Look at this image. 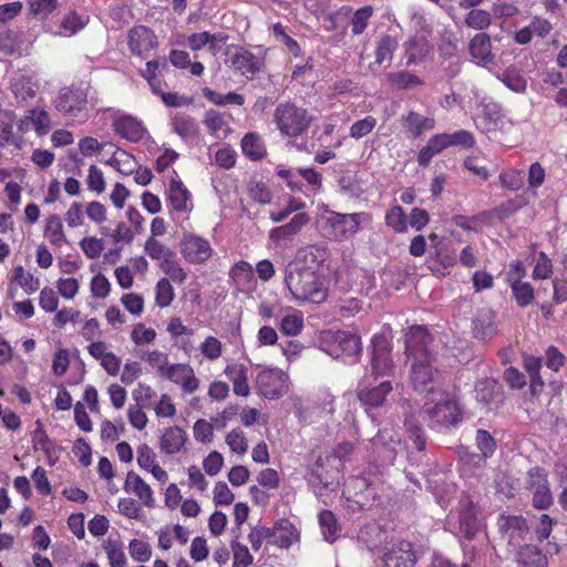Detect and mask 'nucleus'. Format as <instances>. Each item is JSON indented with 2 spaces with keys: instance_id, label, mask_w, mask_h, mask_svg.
I'll use <instances>...</instances> for the list:
<instances>
[{
  "instance_id": "nucleus-25",
  "label": "nucleus",
  "mask_w": 567,
  "mask_h": 567,
  "mask_svg": "<svg viewBox=\"0 0 567 567\" xmlns=\"http://www.w3.org/2000/svg\"><path fill=\"white\" fill-rule=\"evenodd\" d=\"M401 123L411 138L420 137L425 131H431L435 126V120L421 115L415 111H410L401 117Z\"/></svg>"
},
{
  "instance_id": "nucleus-55",
  "label": "nucleus",
  "mask_w": 567,
  "mask_h": 567,
  "mask_svg": "<svg viewBox=\"0 0 567 567\" xmlns=\"http://www.w3.org/2000/svg\"><path fill=\"white\" fill-rule=\"evenodd\" d=\"M373 13L371 6H365L358 9L351 19V31L353 34H361L368 24L369 19Z\"/></svg>"
},
{
  "instance_id": "nucleus-63",
  "label": "nucleus",
  "mask_w": 567,
  "mask_h": 567,
  "mask_svg": "<svg viewBox=\"0 0 567 567\" xmlns=\"http://www.w3.org/2000/svg\"><path fill=\"white\" fill-rule=\"evenodd\" d=\"M447 145L450 146H463V147H472L475 144V138L470 131L460 130L453 134H447Z\"/></svg>"
},
{
  "instance_id": "nucleus-42",
  "label": "nucleus",
  "mask_w": 567,
  "mask_h": 567,
  "mask_svg": "<svg viewBox=\"0 0 567 567\" xmlns=\"http://www.w3.org/2000/svg\"><path fill=\"white\" fill-rule=\"evenodd\" d=\"M499 79L513 92L524 93L527 89V80L516 66L507 68Z\"/></svg>"
},
{
  "instance_id": "nucleus-57",
  "label": "nucleus",
  "mask_w": 567,
  "mask_h": 567,
  "mask_svg": "<svg viewBox=\"0 0 567 567\" xmlns=\"http://www.w3.org/2000/svg\"><path fill=\"white\" fill-rule=\"evenodd\" d=\"M230 547L234 554L233 567H248L252 563V556L250 555L247 546L241 545L237 539L231 540Z\"/></svg>"
},
{
  "instance_id": "nucleus-13",
  "label": "nucleus",
  "mask_w": 567,
  "mask_h": 567,
  "mask_svg": "<svg viewBox=\"0 0 567 567\" xmlns=\"http://www.w3.org/2000/svg\"><path fill=\"white\" fill-rule=\"evenodd\" d=\"M416 554L408 540H398L383 555L384 567H414Z\"/></svg>"
},
{
  "instance_id": "nucleus-52",
  "label": "nucleus",
  "mask_w": 567,
  "mask_h": 567,
  "mask_svg": "<svg viewBox=\"0 0 567 567\" xmlns=\"http://www.w3.org/2000/svg\"><path fill=\"white\" fill-rule=\"evenodd\" d=\"M174 296V289L168 279L162 278L158 280L155 296L156 305L161 308L168 307L172 303Z\"/></svg>"
},
{
  "instance_id": "nucleus-4",
  "label": "nucleus",
  "mask_w": 567,
  "mask_h": 567,
  "mask_svg": "<svg viewBox=\"0 0 567 567\" xmlns=\"http://www.w3.org/2000/svg\"><path fill=\"white\" fill-rule=\"evenodd\" d=\"M457 526L452 532L460 539L473 542L482 532V522L477 517V507L470 495L462 494L456 507Z\"/></svg>"
},
{
  "instance_id": "nucleus-33",
  "label": "nucleus",
  "mask_w": 567,
  "mask_h": 567,
  "mask_svg": "<svg viewBox=\"0 0 567 567\" xmlns=\"http://www.w3.org/2000/svg\"><path fill=\"white\" fill-rule=\"evenodd\" d=\"M174 132L182 138H196L199 135L198 125L194 117L185 113H177L172 117Z\"/></svg>"
},
{
  "instance_id": "nucleus-58",
  "label": "nucleus",
  "mask_w": 567,
  "mask_h": 567,
  "mask_svg": "<svg viewBox=\"0 0 567 567\" xmlns=\"http://www.w3.org/2000/svg\"><path fill=\"white\" fill-rule=\"evenodd\" d=\"M377 125L375 117L368 115L362 120L354 122L350 127V136L359 140L367 136Z\"/></svg>"
},
{
  "instance_id": "nucleus-45",
  "label": "nucleus",
  "mask_w": 567,
  "mask_h": 567,
  "mask_svg": "<svg viewBox=\"0 0 567 567\" xmlns=\"http://www.w3.org/2000/svg\"><path fill=\"white\" fill-rule=\"evenodd\" d=\"M511 287L515 301L520 308H525L534 301V289L528 282L515 280Z\"/></svg>"
},
{
  "instance_id": "nucleus-36",
  "label": "nucleus",
  "mask_w": 567,
  "mask_h": 567,
  "mask_svg": "<svg viewBox=\"0 0 567 567\" xmlns=\"http://www.w3.org/2000/svg\"><path fill=\"white\" fill-rule=\"evenodd\" d=\"M406 65L411 66L424 59L431 50L429 42L423 38H414L404 43Z\"/></svg>"
},
{
  "instance_id": "nucleus-38",
  "label": "nucleus",
  "mask_w": 567,
  "mask_h": 567,
  "mask_svg": "<svg viewBox=\"0 0 567 567\" xmlns=\"http://www.w3.org/2000/svg\"><path fill=\"white\" fill-rule=\"evenodd\" d=\"M320 529L326 542L334 543L341 533L337 518L331 511L323 509L318 515Z\"/></svg>"
},
{
  "instance_id": "nucleus-3",
  "label": "nucleus",
  "mask_w": 567,
  "mask_h": 567,
  "mask_svg": "<svg viewBox=\"0 0 567 567\" xmlns=\"http://www.w3.org/2000/svg\"><path fill=\"white\" fill-rule=\"evenodd\" d=\"M437 402L427 401L423 405V413L429 417V425L442 430L457 424L461 421V411L457 402L445 392H441Z\"/></svg>"
},
{
  "instance_id": "nucleus-14",
  "label": "nucleus",
  "mask_w": 567,
  "mask_h": 567,
  "mask_svg": "<svg viewBox=\"0 0 567 567\" xmlns=\"http://www.w3.org/2000/svg\"><path fill=\"white\" fill-rule=\"evenodd\" d=\"M162 377L181 384L187 393H193L198 388V380L194 375L193 369L187 364L161 365L158 369Z\"/></svg>"
},
{
  "instance_id": "nucleus-9",
  "label": "nucleus",
  "mask_w": 567,
  "mask_h": 567,
  "mask_svg": "<svg viewBox=\"0 0 567 567\" xmlns=\"http://www.w3.org/2000/svg\"><path fill=\"white\" fill-rule=\"evenodd\" d=\"M525 485L533 495L532 502L535 508L546 509L553 504L547 474L544 470L539 467L530 468Z\"/></svg>"
},
{
  "instance_id": "nucleus-64",
  "label": "nucleus",
  "mask_w": 567,
  "mask_h": 567,
  "mask_svg": "<svg viewBox=\"0 0 567 567\" xmlns=\"http://www.w3.org/2000/svg\"><path fill=\"white\" fill-rule=\"evenodd\" d=\"M224 464V458L221 454L217 451L210 452L203 462V467L205 472L210 475L215 476L217 475Z\"/></svg>"
},
{
  "instance_id": "nucleus-59",
  "label": "nucleus",
  "mask_w": 567,
  "mask_h": 567,
  "mask_svg": "<svg viewBox=\"0 0 567 567\" xmlns=\"http://www.w3.org/2000/svg\"><path fill=\"white\" fill-rule=\"evenodd\" d=\"M385 223L395 231H404L406 229V216L400 206H394L388 210L385 215Z\"/></svg>"
},
{
  "instance_id": "nucleus-37",
  "label": "nucleus",
  "mask_w": 567,
  "mask_h": 567,
  "mask_svg": "<svg viewBox=\"0 0 567 567\" xmlns=\"http://www.w3.org/2000/svg\"><path fill=\"white\" fill-rule=\"evenodd\" d=\"M386 80L395 90H413L424 84L421 78L408 71L390 72L386 74Z\"/></svg>"
},
{
  "instance_id": "nucleus-31",
  "label": "nucleus",
  "mask_w": 567,
  "mask_h": 567,
  "mask_svg": "<svg viewBox=\"0 0 567 567\" xmlns=\"http://www.w3.org/2000/svg\"><path fill=\"white\" fill-rule=\"evenodd\" d=\"M190 194L181 181L172 179L168 189V199L178 213H184L189 209Z\"/></svg>"
},
{
  "instance_id": "nucleus-16",
  "label": "nucleus",
  "mask_w": 567,
  "mask_h": 567,
  "mask_svg": "<svg viewBox=\"0 0 567 567\" xmlns=\"http://www.w3.org/2000/svg\"><path fill=\"white\" fill-rule=\"evenodd\" d=\"M310 217L306 213L295 215L291 220L285 225L272 228L269 231V240L276 246H282L292 238L306 226Z\"/></svg>"
},
{
  "instance_id": "nucleus-47",
  "label": "nucleus",
  "mask_w": 567,
  "mask_h": 567,
  "mask_svg": "<svg viewBox=\"0 0 567 567\" xmlns=\"http://www.w3.org/2000/svg\"><path fill=\"white\" fill-rule=\"evenodd\" d=\"M404 426L409 439L413 441L417 451H424L426 446V436L422 426L413 419L406 417Z\"/></svg>"
},
{
  "instance_id": "nucleus-19",
  "label": "nucleus",
  "mask_w": 567,
  "mask_h": 567,
  "mask_svg": "<svg viewBox=\"0 0 567 567\" xmlns=\"http://www.w3.org/2000/svg\"><path fill=\"white\" fill-rule=\"evenodd\" d=\"M327 250L317 245H309L298 250L296 258L287 266H295L303 270L317 271V268L326 260Z\"/></svg>"
},
{
  "instance_id": "nucleus-12",
  "label": "nucleus",
  "mask_w": 567,
  "mask_h": 567,
  "mask_svg": "<svg viewBox=\"0 0 567 567\" xmlns=\"http://www.w3.org/2000/svg\"><path fill=\"white\" fill-rule=\"evenodd\" d=\"M181 252L188 262L203 264L210 258L213 249L206 239L185 234L181 241Z\"/></svg>"
},
{
  "instance_id": "nucleus-2",
  "label": "nucleus",
  "mask_w": 567,
  "mask_h": 567,
  "mask_svg": "<svg viewBox=\"0 0 567 567\" xmlns=\"http://www.w3.org/2000/svg\"><path fill=\"white\" fill-rule=\"evenodd\" d=\"M311 116L303 107L295 103H280L274 114V121L281 134L290 137L300 136L305 133L311 123Z\"/></svg>"
},
{
  "instance_id": "nucleus-56",
  "label": "nucleus",
  "mask_w": 567,
  "mask_h": 567,
  "mask_svg": "<svg viewBox=\"0 0 567 567\" xmlns=\"http://www.w3.org/2000/svg\"><path fill=\"white\" fill-rule=\"evenodd\" d=\"M128 551L131 557L138 563L148 561L152 556L150 544L140 539H132L130 542Z\"/></svg>"
},
{
  "instance_id": "nucleus-6",
  "label": "nucleus",
  "mask_w": 567,
  "mask_h": 567,
  "mask_svg": "<svg viewBox=\"0 0 567 567\" xmlns=\"http://www.w3.org/2000/svg\"><path fill=\"white\" fill-rule=\"evenodd\" d=\"M327 352L334 358L349 359L355 363L362 352L361 338L349 331L330 332L327 336Z\"/></svg>"
},
{
  "instance_id": "nucleus-27",
  "label": "nucleus",
  "mask_w": 567,
  "mask_h": 567,
  "mask_svg": "<svg viewBox=\"0 0 567 567\" xmlns=\"http://www.w3.org/2000/svg\"><path fill=\"white\" fill-rule=\"evenodd\" d=\"M269 529L271 545L279 548H289L298 537L296 528L287 519L277 522L272 527H269Z\"/></svg>"
},
{
  "instance_id": "nucleus-26",
  "label": "nucleus",
  "mask_w": 567,
  "mask_h": 567,
  "mask_svg": "<svg viewBox=\"0 0 567 567\" xmlns=\"http://www.w3.org/2000/svg\"><path fill=\"white\" fill-rule=\"evenodd\" d=\"M468 51L478 64L486 65L493 62L492 42L487 33L481 32L475 34L468 43Z\"/></svg>"
},
{
  "instance_id": "nucleus-46",
  "label": "nucleus",
  "mask_w": 567,
  "mask_h": 567,
  "mask_svg": "<svg viewBox=\"0 0 567 567\" xmlns=\"http://www.w3.org/2000/svg\"><path fill=\"white\" fill-rule=\"evenodd\" d=\"M45 237L49 238L50 243L56 246H61L64 243L65 235L63 233L62 223L58 215H51L47 219V225L44 229Z\"/></svg>"
},
{
  "instance_id": "nucleus-34",
  "label": "nucleus",
  "mask_w": 567,
  "mask_h": 567,
  "mask_svg": "<svg viewBox=\"0 0 567 567\" xmlns=\"http://www.w3.org/2000/svg\"><path fill=\"white\" fill-rule=\"evenodd\" d=\"M399 47V37L395 34H383L375 44V64L391 62L394 51Z\"/></svg>"
},
{
  "instance_id": "nucleus-10",
  "label": "nucleus",
  "mask_w": 567,
  "mask_h": 567,
  "mask_svg": "<svg viewBox=\"0 0 567 567\" xmlns=\"http://www.w3.org/2000/svg\"><path fill=\"white\" fill-rule=\"evenodd\" d=\"M86 91L75 85L61 89L54 101L55 109L62 115L71 118L78 116L86 107Z\"/></svg>"
},
{
  "instance_id": "nucleus-54",
  "label": "nucleus",
  "mask_w": 567,
  "mask_h": 567,
  "mask_svg": "<svg viewBox=\"0 0 567 567\" xmlns=\"http://www.w3.org/2000/svg\"><path fill=\"white\" fill-rule=\"evenodd\" d=\"M144 249L152 259L158 260L159 262H162L165 258L171 257L174 252L153 237H150L146 240Z\"/></svg>"
},
{
  "instance_id": "nucleus-24",
  "label": "nucleus",
  "mask_w": 567,
  "mask_h": 567,
  "mask_svg": "<svg viewBox=\"0 0 567 567\" xmlns=\"http://www.w3.org/2000/svg\"><path fill=\"white\" fill-rule=\"evenodd\" d=\"M128 45L133 53L142 56L156 45V37L148 28L138 25L130 31Z\"/></svg>"
},
{
  "instance_id": "nucleus-40",
  "label": "nucleus",
  "mask_w": 567,
  "mask_h": 567,
  "mask_svg": "<svg viewBox=\"0 0 567 567\" xmlns=\"http://www.w3.org/2000/svg\"><path fill=\"white\" fill-rule=\"evenodd\" d=\"M243 153L251 161H260L266 156V148L256 133H247L241 140Z\"/></svg>"
},
{
  "instance_id": "nucleus-18",
  "label": "nucleus",
  "mask_w": 567,
  "mask_h": 567,
  "mask_svg": "<svg viewBox=\"0 0 567 567\" xmlns=\"http://www.w3.org/2000/svg\"><path fill=\"white\" fill-rule=\"evenodd\" d=\"M431 341L432 338L424 327L413 326L405 338V352L415 359H427V344Z\"/></svg>"
},
{
  "instance_id": "nucleus-44",
  "label": "nucleus",
  "mask_w": 567,
  "mask_h": 567,
  "mask_svg": "<svg viewBox=\"0 0 567 567\" xmlns=\"http://www.w3.org/2000/svg\"><path fill=\"white\" fill-rule=\"evenodd\" d=\"M111 567H126V556L122 545L116 540L107 539L103 544Z\"/></svg>"
},
{
  "instance_id": "nucleus-60",
  "label": "nucleus",
  "mask_w": 567,
  "mask_h": 567,
  "mask_svg": "<svg viewBox=\"0 0 567 567\" xmlns=\"http://www.w3.org/2000/svg\"><path fill=\"white\" fill-rule=\"evenodd\" d=\"M475 441L477 449L484 457H488L495 452L496 442L487 431L477 430Z\"/></svg>"
},
{
  "instance_id": "nucleus-1",
  "label": "nucleus",
  "mask_w": 567,
  "mask_h": 567,
  "mask_svg": "<svg viewBox=\"0 0 567 567\" xmlns=\"http://www.w3.org/2000/svg\"><path fill=\"white\" fill-rule=\"evenodd\" d=\"M285 285L292 297L301 301L320 305L328 298V287L324 278L317 271L287 266L285 269Z\"/></svg>"
},
{
  "instance_id": "nucleus-8",
  "label": "nucleus",
  "mask_w": 567,
  "mask_h": 567,
  "mask_svg": "<svg viewBox=\"0 0 567 567\" xmlns=\"http://www.w3.org/2000/svg\"><path fill=\"white\" fill-rule=\"evenodd\" d=\"M371 371L375 378L391 375L394 371L391 346L383 334H375L371 340Z\"/></svg>"
},
{
  "instance_id": "nucleus-22",
  "label": "nucleus",
  "mask_w": 567,
  "mask_h": 567,
  "mask_svg": "<svg viewBox=\"0 0 567 567\" xmlns=\"http://www.w3.org/2000/svg\"><path fill=\"white\" fill-rule=\"evenodd\" d=\"M230 65L241 75L251 79L261 71L264 61L247 50H240L230 58Z\"/></svg>"
},
{
  "instance_id": "nucleus-30",
  "label": "nucleus",
  "mask_w": 567,
  "mask_h": 567,
  "mask_svg": "<svg viewBox=\"0 0 567 567\" xmlns=\"http://www.w3.org/2000/svg\"><path fill=\"white\" fill-rule=\"evenodd\" d=\"M516 560L518 567H548L546 555L535 545L520 546Z\"/></svg>"
},
{
  "instance_id": "nucleus-29",
  "label": "nucleus",
  "mask_w": 567,
  "mask_h": 567,
  "mask_svg": "<svg viewBox=\"0 0 567 567\" xmlns=\"http://www.w3.org/2000/svg\"><path fill=\"white\" fill-rule=\"evenodd\" d=\"M124 489L127 493H134L146 507L154 505L153 492L148 484H146L140 475L131 471L126 475Z\"/></svg>"
},
{
  "instance_id": "nucleus-20",
  "label": "nucleus",
  "mask_w": 567,
  "mask_h": 567,
  "mask_svg": "<svg viewBox=\"0 0 567 567\" xmlns=\"http://www.w3.org/2000/svg\"><path fill=\"white\" fill-rule=\"evenodd\" d=\"M331 462V456L319 455L315 463L309 467L307 481L311 485H323L329 487L333 484L339 473L338 468H326Z\"/></svg>"
},
{
  "instance_id": "nucleus-32",
  "label": "nucleus",
  "mask_w": 567,
  "mask_h": 567,
  "mask_svg": "<svg viewBox=\"0 0 567 567\" xmlns=\"http://www.w3.org/2000/svg\"><path fill=\"white\" fill-rule=\"evenodd\" d=\"M185 441L186 433L178 426H171L161 437V449L166 454H175L182 450Z\"/></svg>"
},
{
  "instance_id": "nucleus-21",
  "label": "nucleus",
  "mask_w": 567,
  "mask_h": 567,
  "mask_svg": "<svg viewBox=\"0 0 567 567\" xmlns=\"http://www.w3.org/2000/svg\"><path fill=\"white\" fill-rule=\"evenodd\" d=\"M495 312L489 308L478 309L472 322L474 337L481 341L491 340L497 333Z\"/></svg>"
},
{
  "instance_id": "nucleus-61",
  "label": "nucleus",
  "mask_w": 567,
  "mask_h": 567,
  "mask_svg": "<svg viewBox=\"0 0 567 567\" xmlns=\"http://www.w3.org/2000/svg\"><path fill=\"white\" fill-rule=\"evenodd\" d=\"M132 396L136 402L135 405L150 408L156 393L150 385L138 383L137 388L133 390Z\"/></svg>"
},
{
  "instance_id": "nucleus-23",
  "label": "nucleus",
  "mask_w": 567,
  "mask_h": 567,
  "mask_svg": "<svg viewBox=\"0 0 567 567\" xmlns=\"http://www.w3.org/2000/svg\"><path fill=\"white\" fill-rule=\"evenodd\" d=\"M498 525L504 537L513 545L524 540L529 532L527 523L522 516H502Z\"/></svg>"
},
{
  "instance_id": "nucleus-15",
  "label": "nucleus",
  "mask_w": 567,
  "mask_h": 567,
  "mask_svg": "<svg viewBox=\"0 0 567 567\" xmlns=\"http://www.w3.org/2000/svg\"><path fill=\"white\" fill-rule=\"evenodd\" d=\"M475 398L488 411L495 410L504 401L502 385L491 378L480 380L475 385Z\"/></svg>"
},
{
  "instance_id": "nucleus-39",
  "label": "nucleus",
  "mask_w": 567,
  "mask_h": 567,
  "mask_svg": "<svg viewBox=\"0 0 567 567\" xmlns=\"http://www.w3.org/2000/svg\"><path fill=\"white\" fill-rule=\"evenodd\" d=\"M432 241V249L435 261L439 262L444 269H447L450 267H453L456 264V254L455 250L450 247L447 243H444L442 240L436 241L437 236L432 235L430 237Z\"/></svg>"
},
{
  "instance_id": "nucleus-53",
  "label": "nucleus",
  "mask_w": 567,
  "mask_h": 567,
  "mask_svg": "<svg viewBox=\"0 0 567 567\" xmlns=\"http://www.w3.org/2000/svg\"><path fill=\"white\" fill-rule=\"evenodd\" d=\"M303 328V318L299 313L286 315L280 322V331L286 336H297Z\"/></svg>"
},
{
  "instance_id": "nucleus-5",
  "label": "nucleus",
  "mask_w": 567,
  "mask_h": 567,
  "mask_svg": "<svg viewBox=\"0 0 567 567\" xmlns=\"http://www.w3.org/2000/svg\"><path fill=\"white\" fill-rule=\"evenodd\" d=\"M370 216L365 213L339 214L330 212L323 218V229L326 236L336 240H342L353 236L359 230L362 221H370Z\"/></svg>"
},
{
  "instance_id": "nucleus-50",
  "label": "nucleus",
  "mask_w": 567,
  "mask_h": 567,
  "mask_svg": "<svg viewBox=\"0 0 567 567\" xmlns=\"http://www.w3.org/2000/svg\"><path fill=\"white\" fill-rule=\"evenodd\" d=\"M159 267L173 281L182 284L187 277L184 269L179 266L175 252L159 262Z\"/></svg>"
},
{
  "instance_id": "nucleus-48",
  "label": "nucleus",
  "mask_w": 567,
  "mask_h": 567,
  "mask_svg": "<svg viewBox=\"0 0 567 567\" xmlns=\"http://www.w3.org/2000/svg\"><path fill=\"white\" fill-rule=\"evenodd\" d=\"M492 23V16L488 11L473 9L465 17V24L474 30H485Z\"/></svg>"
},
{
  "instance_id": "nucleus-35",
  "label": "nucleus",
  "mask_w": 567,
  "mask_h": 567,
  "mask_svg": "<svg viewBox=\"0 0 567 567\" xmlns=\"http://www.w3.org/2000/svg\"><path fill=\"white\" fill-rule=\"evenodd\" d=\"M247 368L243 364L229 365L225 369L226 375L230 379L234 386V392L240 396L249 394Z\"/></svg>"
},
{
  "instance_id": "nucleus-17",
  "label": "nucleus",
  "mask_w": 567,
  "mask_h": 567,
  "mask_svg": "<svg viewBox=\"0 0 567 567\" xmlns=\"http://www.w3.org/2000/svg\"><path fill=\"white\" fill-rule=\"evenodd\" d=\"M393 386L390 381H382L377 385L361 386L357 391V396L367 410L380 408L384 404L386 396L392 392Z\"/></svg>"
},
{
  "instance_id": "nucleus-51",
  "label": "nucleus",
  "mask_w": 567,
  "mask_h": 567,
  "mask_svg": "<svg viewBox=\"0 0 567 567\" xmlns=\"http://www.w3.org/2000/svg\"><path fill=\"white\" fill-rule=\"evenodd\" d=\"M503 187L509 190H518L524 186L525 173L518 169H509L499 175Z\"/></svg>"
},
{
  "instance_id": "nucleus-62",
  "label": "nucleus",
  "mask_w": 567,
  "mask_h": 567,
  "mask_svg": "<svg viewBox=\"0 0 567 567\" xmlns=\"http://www.w3.org/2000/svg\"><path fill=\"white\" fill-rule=\"evenodd\" d=\"M226 443L234 453L245 454L248 449L245 434L240 430H233L226 436Z\"/></svg>"
},
{
  "instance_id": "nucleus-41",
  "label": "nucleus",
  "mask_w": 567,
  "mask_h": 567,
  "mask_svg": "<svg viewBox=\"0 0 567 567\" xmlns=\"http://www.w3.org/2000/svg\"><path fill=\"white\" fill-rule=\"evenodd\" d=\"M35 424L37 427L32 433L33 447L42 450L48 458L51 460L56 452L55 443L48 436L40 420Z\"/></svg>"
},
{
  "instance_id": "nucleus-43",
  "label": "nucleus",
  "mask_w": 567,
  "mask_h": 567,
  "mask_svg": "<svg viewBox=\"0 0 567 567\" xmlns=\"http://www.w3.org/2000/svg\"><path fill=\"white\" fill-rule=\"evenodd\" d=\"M203 95L213 104L224 106L227 104L243 105L245 99L241 94L229 92L227 94L218 93L212 89H203Z\"/></svg>"
},
{
  "instance_id": "nucleus-49",
  "label": "nucleus",
  "mask_w": 567,
  "mask_h": 567,
  "mask_svg": "<svg viewBox=\"0 0 567 567\" xmlns=\"http://www.w3.org/2000/svg\"><path fill=\"white\" fill-rule=\"evenodd\" d=\"M226 37H221L220 34H212L207 31L200 33H194L188 37L187 44L194 50L198 51L204 48L206 44H210V49H215L214 43L216 41H225Z\"/></svg>"
},
{
  "instance_id": "nucleus-7",
  "label": "nucleus",
  "mask_w": 567,
  "mask_h": 567,
  "mask_svg": "<svg viewBox=\"0 0 567 567\" xmlns=\"http://www.w3.org/2000/svg\"><path fill=\"white\" fill-rule=\"evenodd\" d=\"M256 385L262 396L276 400L288 392V375L277 368L264 369L257 374Z\"/></svg>"
},
{
  "instance_id": "nucleus-28",
  "label": "nucleus",
  "mask_w": 567,
  "mask_h": 567,
  "mask_svg": "<svg viewBox=\"0 0 567 567\" xmlns=\"http://www.w3.org/2000/svg\"><path fill=\"white\" fill-rule=\"evenodd\" d=\"M113 126L116 134L131 142L141 141L145 134L143 124L130 115L117 118Z\"/></svg>"
},
{
  "instance_id": "nucleus-11",
  "label": "nucleus",
  "mask_w": 567,
  "mask_h": 567,
  "mask_svg": "<svg viewBox=\"0 0 567 567\" xmlns=\"http://www.w3.org/2000/svg\"><path fill=\"white\" fill-rule=\"evenodd\" d=\"M410 378L413 388L419 392L434 393L439 390L440 374L437 370L432 368L430 357L427 359L419 358L412 364Z\"/></svg>"
}]
</instances>
